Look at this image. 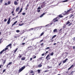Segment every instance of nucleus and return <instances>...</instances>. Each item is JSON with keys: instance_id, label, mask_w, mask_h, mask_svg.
Here are the masks:
<instances>
[{"instance_id": "f257e3e1", "label": "nucleus", "mask_w": 75, "mask_h": 75, "mask_svg": "<svg viewBox=\"0 0 75 75\" xmlns=\"http://www.w3.org/2000/svg\"><path fill=\"white\" fill-rule=\"evenodd\" d=\"M70 11H71V9H69L67 11H64L65 13H62V14L63 15H64V16H66V15H68V14H69V12Z\"/></svg>"}, {"instance_id": "f03ea898", "label": "nucleus", "mask_w": 75, "mask_h": 75, "mask_svg": "<svg viewBox=\"0 0 75 75\" xmlns=\"http://www.w3.org/2000/svg\"><path fill=\"white\" fill-rule=\"evenodd\" d=\"M25 68V66H24L23 67H22L18 71V73L19 74V73H20L23 70V69H24Z\"/></svg>"}, {"instance_id": "7ed1b4c3", "label": "nucleus", "mask_w": 75, "mask_h": 75, "mask_svg": "<svg viewBox=\"0 0 75 75\" xmlns=\"http://www.w3.org/2000/svg\"><path fill=\"white\" fill-rule=\"evenodd\" d=\"M8 47H6L5 48V49H3L0 52V54H2V53L3 52H4V51H6V50H8Z\"/></svg>"}, {"instance_id": "20e7f679", "label": "nucleus", "mask_w": 75, "mask_h": 75, "mask_svg": "<svg viewBox=\"0 0 75 75\" xmlns=\"http://www.w3.org/2000/svg\"><path fill=\"white\" fill-rule=\"evenodd\" d=\"M57 18H58V17H57L54 18L53 19V23H55V22H56L58 21V20L57 19Z\"/></svg>"}, {"instance_id": "39448f33", "label": "nucleus", "mask_w": 75, "mask_h": 75, "mask_svg": "<svg viewBox=\"0 0 75 75\" xmlns=\"http://www.w3.org/2000/svg\"><path fill=\"white\" fill-rule=\"evenodd\" d=\"M64 16L62 15H59L58 16H57V17H58L59 20V18H62Z\"/></svg>"}, {"instance_id": "423d86ee", "label": "nucleus", "mask_w": 75, "mask_h": 75, "mask_svg": "<svg viewBox=\"0 0 75 75\" xmlns=\"http://www.w3.org/2000/svg\"><path fill=\"white\" fill-rule=\"evenodd\" d=\"M49 56H50V54H48L46 57V59H47V61H48L49 59H51V58H50V57L48 58V57H49Z\"/></svg>"}, {"instance_id": "0eeeda50", "label": "nucleus", "mask_w": 75, "mask_h": 75, "mask_svg": "<svg viewBox=\"0 0 75 75\" xmlns=\"http://www.w3.org/2000/svg\"><path fill=\"white\" fill-rule=\"evenodd\" d=\"M25 39V37H23L21 38V40H22V42H24V40Z\"/></svg>"}, {"instance_id": "6e6552de", "label": "nucleus", "mask_w": 75, "mask_h": 75, "mask_svg": "<svg viewBox=\"0 0 75 75\" xmlns=\"http://www.w3.org/2000/svg\"><path fill=\"white\" fill-rule=\"evenodd\" d=\"M11 20V18H9L7 22V24H10V23Z\"/></svg>"}, {"instance_id": "1a4fd4ad", "label": "nucleus", "mask_w": 75, "mask_h": 75, "mask_svg": "<svg viewBox=\"0 0 75 75\" xmlns=\"http://www.w3.org/2000/svg\"><path fill=\"white\" fill-rule=\"evenodd\" d=\"M14 4H15V5H18V2L16 1H15L14 2Z\"/></svg>"}, {"instance_id": "9d476101", "label": "nucleus", "mask_w": 75, "mask_h": 75, "mask_svg": "<svg viewBox=\"0 0 75 75\" xmlns=\"http://www.w3.org/2000/svg\"><path fill=\"white\" fill-rule=\"evenodd\" d=\"M44 34V32H43L40 34V36H39V37L40 38L41 37H42V36Z\"/></svg>"}, {"instance_id": "9b49d317", "label": "nucleus", "mask_w": 75, "mask_h": 75, "mask_svg": "<svg viewBox=\"0 0 75 75\" xmlns=\"http://www.w3.org/2000/svg\"><path fill=\"white\" fill-rule=\"evenodd\" d=\"M29 6V4H28L27 5V6H26V7H25L26 10H27V9L28 8Z\"/></svg>"}, {"instance_id": "f8f14e48", "label": "nucleus", "mask_w": 75, "mask_h": 75, "mask_svg": "<svg viewBox=\"0 0 75 75\" xmlns=\"http://www.w3.org/2000/svg\"><path fill=\"white\" fill-rule=\"evenodd\" d=\"M45 4H46V3H45V2H43L42 3V4L41 5V6L42 7L44 6V5H45Z\"/></svg>"}, {"instance_id": "ddd939ff", "label": "nucleus", "mask_w": 75, "mask_h": 75, "mask_svg": "<svg viewBox=\"0 0 75 75\" xmlns=\"http://www.w3.org/2000/svg\"><path fill=\"white\" fill-rule=\"evenodd\" d=\"M20 10V7H18V8H16V11L17 12V11H18V10Z\"/></svg>"}, {"instance_id": "4468645a", "label": "nucleus", "mask_w": 75, "mask_h": 75, "mask_svg": "<svg viewBox=\"0 0 75 75\" xmlns=\"http://www.w3.org/2000/svg\"><path fill=\"white\" fill-rule=\"evenodd\" d=\"M67 60H68V59H66L65 60L63 61V64H64V63H65L66 62H67Z\"/></svg>"}, {"instance_id": "2eb2a0df", "label": "nucleus", "mask_w": 75, "mask_h": 75, "mask_svg": "<svg viewBox=\"0 0 75 75\" xmlns=\"http://www.w3.org/2000/svg\"><path fill=\"white\" fill-rule=\"evenodd\" d=\"M74 66V65H72L68 69V70H69L70 69H71Z\"/></svg>"}, {"instance_id": "dca6fc26", "label": "nucleus", "mask_w": 75, "mask_h": 75, "mask_svg": "<svg viewBox=\"0 0 75 75\" xmlns=\"http://www.w3.org/2000/svg\"><path fill=\"white\" fill-rule=\"evenodd\" d=\"M42 65L41 64H39L38 65V67H37L38 68H41V67H42Z\"/></svg>"}, {"instance_id": "f3484780", "label": "nucleus", "mask_w": 75, "mask_h": 75, "mask_svg": "<svg viewBox=\"0 0 75 75\" xmlns=\"http://www.w3.org/2000/svg\"><path fill=\"white\" fill-rule=\"evenodd\" d=\"M17 23V21H16L15 22H14L13 23V24H12V27H13V25H15V24H16V23Z\"/></svg>"}, {"instance_id": "a211bd4d", "label": "nucleus", "mask_w": 75, "mask_h": 75, "mask_svg": "<svg viewBox=\"0 0 75 75\" xmlns=\"http://www.w3.org/2000/svg\"><path fill=\"white\" fill-rule=\"evenodd\" d=\"M14 10H13L11 12V14H12V16H14L15 14L14 13Z\"/></svg>"}, {"instance_id": "6ab92c4d", "label": "nucleus", "mask_w": 75, "mask_h": 75, "mask_svg": "<svg viewBox=\"0 0 75 75\" xmlns=\"http://www.w3.org/2000/svg\"><path fill=\"white\" fill-rule=\"evenodd\" d=\"M56 36H57V35H55L54 36H53L52 37V38L51 39V40H52V39H53V38H55V37H56Z\"/></svg>"}, {"instance_id": "aec40b11", "label": "nucleus", "mask_w": 75, "mask_h": 75, "mask_svg": "<svg viewBox=\"0 0 75 75\" xmlns=\"http://www.w3.org/2000/svg\"><path fill=\"white\" fill-rule=\"evenodd\" d=\"M25 57H22L21 59V60H25Z\"/></svg>"}, {"instance_id": "412c9836", "label": "nucleus", "mask_w": 75, "mask_h": 75, "mask_svg": "<svg viewBox=\"0 0 75 75\" xmlns=\"http://www.w3.org/2000/svg\"><path fill=\"white\" fill-rule=\"evenodd\" d=\"M6 61H7V59H5L3 62V64H4L6 63Z\"/></svg>"}, {"instance_id": "4be33fe9", "label": "nucleus", "mask_w": 75, "mask_h": 75, "mask_svg": "<svg viewBox=\"0 0 75 75\" xmlns=\"http://www.w3.org/2000/svg\"><path fill=\"white\" fill-rule=\"evenodd\" d=\"M17 50H18V48H17L15 50L14 52V54H15L16 52H17Z\"/></svg>"}, {"instance_id": "5701e85b", "label": "nucleus", "mask_w": 75, "mask_h": 75, "mask_svg": "<svg viewBox=\"0 0 75 75\" xmlns=\"http://www.w3.org/2000/svg\"><path fill=\"white\" fill-rule=\"evenodd\" d=\"M44 15H45V13H43V14H42L40 16V17H43V16Z\"/></svg>"}, {"instance_id": "b1692460", "label": "nucleus", "mask_w": 75, "mask_h": 75, "mask_svg": "<svg viewBox=\"0 0 75 75\" xmlns=\"http://www.w3.org/2000/svg\"><path fill=\"white\" fill-rule=\"evenodd\" d=\"M74 16V14H71L70 15V16H69L70 18H71V17H73Z\"/></svg>"}, {"instance_id": "393cba45", "label": "nucleus", "mask_w": 75, "mask_h": 75, "mask_svg": "<svg viewBox=\"0 0 75 75\" xmlns=\"http://www.w3.org/2000/svg\"><path fill=\"white\" fill-rule=\"evenodd\" d=\"M57 29H55L53 30V32L54 33H55V32H57Z\"/></svg>"}, {"instance_id": "a878e982", "label": "nucleus", "mask_w": 75, "mask_h": 75, "mask_svg": "<svg viewBox=\"0 0 75 75\" xmlns=\"http://www.w3.org/2000/svg\"><path fill=\"white\" fill-rule=\"evenodd\" d=\"M69 23H70V22H69V21H68L66 22V24L67 25H68V24H69Z\"/></svg>"}, {"instance_id": "bb28decb", "label": "nucleus", "mask_w": 75, "mask_h": 75, "mask_svg": "<svg viewBox=\"0 0 75 75\" xmlns=\"http://www.w3.org/2000/svg\"><path fill=\"white\" fill-rule=\"evenodd\" d=\"M11 44H10L9 45H8L6 47H11Z\"/></svg>"}, {"instance_id": "cd10ccee", "label": "nucleus", "mask_w": 75, "mask_h": 75, "mask_svg": "<svg viewBox=\"0 0 75 75\" xmlns=\"http://www.w3.org/2000/svg\"><path fill=\"white\" fill-rule=\"evenodd\" d=\"M68 0H65V1H62V3H65V2H67V1H68Z\"/></svg>"}, {"instance_id": "c85d7f7f", "label": "nucleus", "mask_w": 75, "mask_h": 75, "mask_svg": "<svg viewBox=\"0 0 75 75\" xmlns=\"http://www.w3.org/2000/svg\"><path fill=\"white\" fill-rule=\"evenodd\" d=\"M54 55V52H52L50 54V55L51 56H52V55Z\"/></svg>"}, {"instance_id": "c756f323", "label": "nucleus", "mask_w": 75, "mask_h": 75, "mask_svg": "<svg viewBox=\"0 0 75 75\" xmlns=\"http://www.w3.org/2000/svg\"><path fill=\"white\" fill-rule=\"evenodd\" d=\"M41 72V70L40 69H38V73H40V72Z\"/></svg>"}, {"instance_id": "7c9ffc66", "label": "nucleus", "mask_w": 75, "mask_h": 75, "mask_svg": "<svg viewBox=\"0 0 75 75\" xmlns=\"http://www.w3.org/2000/svg\"><path fill=\"white\" fill-rule=\"evenodd\" d=\"M66 26H67V25H64L63 26V28H66Z\"/></svg>"}, {"instance_id": "2f4dec72", "label": "nucleus", "mask_w": 75, "mask_h": 75, "mask_svg": "<svg viewBox=\"0 0 75 75\" xmlns=\"http://www.w3.org/2000/svg\"><path fill=\"white\" fill-rule=\"evenodd\" d=\"M30 74H33L34 73V71L33 70H31L30 72Z\"/></svg>"}, {"instance_id": "473e14b6", "label": "nucleus", "mask_w": 75, "mask_h": 75, "mask_svg": "<svg viewBox=\"0 0 75 75\" xmlns=\"http://www.w3.org/2000/svg\"><path fill=\"white\" fill-rule=\"evenodd\" d=\"M8 64L9 65H12V62H10Z\"/></svg>"}, {"instance_id": "72a5a7b5", "label": "nucleus", "mask_w": 75, "mask_h": 75, "mask_svg": "<svg viewBox=\"0 0 75 75\" xmlns=\"http://www.w3.org/2000/svg\"><path fill=\"white\" fill-rule=\"evenodd\" d=\"M16 33H20V30H17L16 31Z\"/></svg>"}, {"instance_id": "f704fd0d", "label": "nucleus", "mask_w": 75, "mask_h": 75, "mask_svg": "<svg viewBox=\"0 0 75 75\" xmlns=\"http://www.w3.org/2000/svg\"><path fill=\"white\" fill-rule=\"evenodd\" d=\"M34 55H33V58L34 59H35V58H36V56H35Z\"/></svg>"}, {"instance_id": "c9c22d12", "label": "nucleus", "mask_w": 75, "mask_h": 75, "mask_svg": "<svg viewBox=\"0 0 75 75\" xmlns=\"http://www.w3.org/2000/svg\"><path fill=\"white\" fill-rule=\"evenodd\" d=\"M10 3H11V2L10 1H8V4H10Z\"/></svg>"}, {"instance_id": "e433bc0d", "label": "nucleus", "mask_w": 75, "mask_h": 75, "mask_svg": "<svg viewBox=\"0 0 75 75\" xmlns=\"http://www.w3.org/2000/svg\"><path fill=\"white\" fill-rule=\"evenodd\" d=\"M3 1V0H0V3H2Z\"/></svg>"}, {"instance_id": "4c0bfd02", "label": "nucleus", "mask_w": 75, "mask_h": 75, "mask_svg": "<svg viewBox=\"0 0 75 75\" xmlns=\"http://www.w3.org/2000/svg\"><path fill=\"white\" fill-rule=\"evenodd\" d=\"M6 69H4L3 71V72L2 73H4V72H6Z\"/></svg>"}, {"instance_id": "58836bf2", "label": "nucleus", "mask_w": 75, "mask_h": 75, "mask_svg": "<svg viewBox=\"0 0 75 75\" xmlns=\"http://www.w3.org/2000/svg\"><path fill=\"white\" fill-rule=\"evenodd\" d=\"M18 57H19V58H20L22 57V55H20L18 56Z\"/></svg>"}, {"instance_id": "ea45409f", "label": "nucleus", "mask_w": 75, "mask_h": 75, "mask_svg": "<svg viewBox=\"0 0 75 75\" xmlns=\"http://www.w3.org/2000/svg\"><path fill=\"white\" fill-rule=\"evenodd\" d=\"M33 30V28H31L29 30V31H31V30Z\"/></svg>"}, {"instance_id": "a19ab883", "label": "nucleus", "mask_w": 75, "mask_h": 75, "mask_svg": "<svg viewBox=\"0 0 75 75\" xmlns=\"http://www.w3.org/2000/svg\"><path fill=\"white\" fill-rule=\"evenodd\" d=\"M61 64H62V62H60L59 63V66H60V65H61Z\"/></svg>"}, {"instance_id": "79ce46f5", "label": "nucleus", "mask_w": 75, "mask_h": 75, "mask_svg": "<svg viewBox=\"0 0 75 75\" xmlns=\"http://www.w3.org/2000/svg\"><path fill=\"white\" fill-rule=\"evenodd\" d=\"M49 71V70H45L44 71V72H48Z\"/></svg>"}, {"instance_id": "37998d69", "label": "nucleus", "mask_w": 75, "mask_h": 75, "mask_svg": "<svg viewBox=\"0 0 75 75\" xmlns=\"http://www.w3.org/2000/svg\"><path fill=\"white\" fill-rule=\"evenodd\" d=\"M4 5L5 6H7V5H8V4H7V3H5Z\"/></svg>"}, {"instance_id": "c03bdc74", "label": "nucleus", "mask_w": 75, "mask_h": 75, "mask_svg": "<svg viewBox=\"0 0 75 75\" xmlns=\"http://www.w3.org/2000/svg\"><path fill=\"white\" fill-rule=\"evenodd\" d=\"M21 11H20L18 13V14H20V13H21Z\"/></svg>"}, {"instance_id": "a18cd8bd", "label": "nucleus", "mask_w": 75, "mask_h": 75, "mask_svg": "<svg viewBox=\"0 0 75 75\" xmlns=\"http://www.w3.org/2000/svg\"><path fill=\"white\" fill-rule=\"evenodd\" d=\"M45 53H44L43 54H42V56H44V55H45Z\"/></svg>"}, {"instance_id": "49530a36", "label": "nucleus", "mask_w": 75, "mask_h": 75, "mask_svg": "<svg viewBox=\"0 0 75 75\" xmlns=\"http://www.w3.org/2000/svg\"><path fill=\"white\" fill-rule=\"evenodd\" d=\"M48 53V51H47L46 52V53H45V55H47V53Z\"/></svg>"}, {"instance_id": "de8ad7c7", "label": "nucleus", "mask_w": 75, "mask_h": 75, "mask_svg": "<svg viewBox=\"0 0 75 75\" xmlns=\"http://www.w3.org/2000/svg\"><path fill=\"white\" fill-rule=\"evenodd\" d=\"M22 15H23V16L25 15V13H22Z\"/></svg>"}, {"instance_id": "09e8293b", "label": "nucleus", "mask_w": 75, "mask_h": 75, "mask_svg": "<svg viewBox=\"0 0 75 75\" xmlns=\"http://www.w3.org/2000/svg\"><path fill=\"white\" fill-rule=\"evenodd\" d=\"M4 22H6L7 21V19H5L4 20Z\"/></svg>"}, {"instance_id": "8fccbe9b", "label": "nucleus", "mask_w": 75, "mask_h": 75, "mask_svg": "<svg viewBox=\"0 0 75 75\" xmlns=\"http://www.w3.org/2000/svg\"><path fill=\"white\" fill-rule=\"evenodd\" d=\"M71 24H72V23H70L68 25L69 26H70V25H71Z\"/></svg>"}, {"instance_id": "3c124183", "label": "nucleus", "mask_w": 75, "mask_h": 75, "mask_svg": "<svg viewBox=\"0 0 75 75\" xmlns=\"http://www.w3.org/2000/svg\"><path fill=\"white\" fill-rule=\"evenodd\" d=\"M40 9H41V7H38V9H37L38 10H39Z\"/></svg>"}, {"instance_id": "603ef678", "label": "nucleus", "mask_w": 75, "mask_h": 75, "mask_svg": "<svg viewBox=\"0 0 75 75\" xmlns=\"http://www.w3.org/2000/svg\"><path fill=\"white\" fill-rule=\"evenodd\" d=\"M52 24H54V23H53V22L50 23V25H52Z\"/></svg>"}, {"instance_id": "864d4df0", "label": "nucleus", "mask_w": 75, "mask_h": 75, "mask_svg": "<svg viewBox=\"0 0 75 75\" xmlns=\"http://www.w3.org/2000/svg\"><path fill=\"white\" fill-rule=\"evenodd\" d=\"M73 73H74V71H72L71 73V75H72V74H73Z\"/></svg>"}, {"instance_id": "5fc2aeb1", "label": "nucleus", "mask_w": 75, "mask_h": 75, "mask_svg": "<svg viewBox=\"0 0 75 75\" xmlns=\"http://www.w3.org/2000/svg\"><path fill=\"white\" fill-rule=\"evenodd\" d=\"M50 47H47V48H46V49H50Z\"/></svg>"}, {"instance_id": "6e6d98bb", "label": "nucleus", "mask_w": 75, "mask_h": 75, "mask_svg": "<svg viewBox=\"0 0 75 75\" xmlns=\"http://www.w3.org/2000/svg\"><path fill=\"white\" fill-rule=\"evenodd\" d=\"M25 43H23L22 44V45H25Z\"/></svg>"}, {"instance_id": "4d7b16f0", "label": "nucleus", "mask_w": 75, "mask_h": 75, "mask_svg": "<svg viewBox=\"0 0 75 75\" xmlns=\"http://www.w3.org/2000/svg\"><path fill=\"white\" fill-rule=\"evenodd\" d=\"M37 11L38 13L40 12V10H37Z\"/></svg>"}, {"instance_id": "13d9d810", "label": "nucleus", "mask_w": 75, "mask_h": 75, "mask_svg": "<svg viewBox=\"0 0 75 75\" xmlns=\"http://www.w3.org/2000/svg\"><path fill=\"white\" fill-rule=\"evenodd\" d=\"M44 44L43 43H42L41 44V46H42V45H44Z\"/></svg>"}, {"instance_id": "bf43d9fd", "label": "nucleus", "mask_w": 75, "mask_h": 75, "mask_svg": "<svg viewBox=\"0 0 75 75\" xmlns=\"http://www.w3.org/2000/svg\"><path fill=\"white\" fill-rule=\"evenodd\" d=\"M22 10H23V8H21V9L20 11H21V12H22Z\"/></svg>"}, {"instance_id": "052dcab7", "label": "nucleus", "mask_w": 75, "mask_h": 75, "mask_svg": "<svg viewBox=\"0 0 75 75\" xmlns=\"http://www.w3.org/2000/svg\"><path fill=\"white\" fill-rule=\"evenodd\" d=\"M1 67H2V65L1 64L0 65V68H1Z\"/></svg>"}, {"instance_id": "680f3d73", "label": "nucleus", "mask_w": 75, "mask_h": 75, "mask_svg": "<svg viewBox=\"0 0 75 75\" xmlns=\"http://www.w3.org/2000/svg\"><path fill=\"white\" fill-rule=\"evenodd\" d=\"M75 46H73V48L74 49V50H75Z\"/></svg>"}, {"instance_id": "e2e57ef3", "label": "nucleus", "mask_w": 75, "mask_h": 75, "mask_svg": "<svg viewBox=\"0 0 75 75\" xmlns=\"http://www.w3.org/2000/svg\"><path fill=\"white\" fill-rule=\"evenodd\" d=\"M32 59H33V58H31L30 59V61H32Z\"/></svg>"}, {"instance_id": "0e129e2a", "label": "nucleus", "mask_w": 75, "mask_h": 75, "mask_svg": "<svg viewBox=\"0 0 75 75\" xmlns=\"http://www.w3.org/2000/svg\"><path fill=\"white\" fill-rule=\"evenodd\" d=\"M31 47H32V46H30V47H28L27 48L28 49V48H31Z\"/></svg>"}, {"instance_id": "69168bd1", "label": "nucleus", "mask_w": 75, "mask_h": 75, "mask_svg": "<svg viewBox=\"0 0 75 75\" xmlns=\"http://www.w3.org/2000/svg\"><path fill=\"white\" fill-rule=\"evenodd\" d=\"M43 39H42V40H41L40 41V42H42V41H43Z\"/></svg>"}, {"instance_id": "338daca9", "label": "nucleus", "mask_w": 75, "mask_h": 75, "mask_svg": "<svg viewBox=\"0 0 75 75\" xmlns=\"http://www.w3.org/2000/svg\"><path fill=\"white\" fill-rule=\"evenodd\" d=\"M73 40H74V41H75V37H74L73 39Z\"/></svg>"}, {"instance_id": "774afa93", "label": "nucleus", "mask_w": 75, "mask_h": 75, "mask_svg": "<svg viewBox=\"0 0 75 75\" xmlns=\"http://www.w3.org/2000/svg\"><path fill=\"white\" fill-rule=\"evenodd\" d=\"M50 42H54V40H52L50 41Z\"/></svg>"}]
</instances>
